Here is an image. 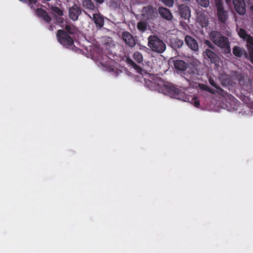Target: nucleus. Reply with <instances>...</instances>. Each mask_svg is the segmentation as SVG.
Listing matches in <instances>:
<instances>
[{
	"label": "nucleus",
	"mask_w": 253,
	"mask_h": 253,
	"mask_svg": "<svg viewBox=\"0 0 253 253\" xmlns=\"http://www.w3.org/2000/svg\"><path fill=\"white\" fill-rule=\"evenodd\" d=\"M251 9L252 10H253V6H252L251 7Z\"/></svg>",
	"instance_id": "nucleus-45"
},
{
	"label": "nucleus",
	"mask_w": 253,
	"mask_h": 253,
	"mask_svg": "<svg viewBox=\"0 0 253 253\" xmlns=\"http://www.w3.org/2000/svg\"><path fill=\"white\" fill-rule=\"evenodd\" d=\"M178 9L181 17L186 19L190 18L191 10L188 6L182 4L179 6Z\"/></svg>",
	"instance_id": "nucleus-13"
},
{
	"label": "nucleus",
	"mask_w": 253,
	"mask_h": 253,
	"mask_svg": "<svg viewBox=\"0 0 253 253\" xmlns=\"http://www.w3.org/2000/svg\"><path fill=\"white\" fill-rule=\"evenodd\" d=\"M210 38L216 45L222 49L223 53L230 54V42L228 38L223 36L218 31H212L210 34Z\"/></svg>",
	"instance_id": "nucleus-3"
},
{
	"label": "nucleus",
	"mask_w": 253,
	"mask_h": 253,
	"mask_svg": "<svg viewBox=\"0 0 253 253\" xmlns=\"http://www.w3.org/2000/svg\"><path fill=\"white\" fill-rule=\"evenodd\" d=\"M24 2H26L31 7V8H33L35 9L34 5L37 4L38 2L37 0H25Z\"/></svg>",
	"instance_id": "nucleus-31"
},
{
	"label": "nucleus",
	"mask_w": 253,
	"mask_h": 253,
	"mask_svg": "<svg viewBox=\"0 0 253 253\" xmlns=\"http://www.w3.org/2000/svg\"><path fill=\"white\" fill-rule=\"evenodd\" d=\"M20 0V1H22V2H25V0Z\"/></svg>",
	"instance_id": "nucleus-46"
},
{
	"label": "nucleus",
	"mask_w": 253,
	"mask_h": 253,
	"mask_svg": "<svg viewBox=\"0 0 253 253\" xmlns=\"http://www.w3.org/2000/svg\"><path fill=\"white\" fill-rule=\"evenodd\" d=\"M191 103L196 107H199L200 106V101L198 97L197 96H194L192 98Z\"/></svg>",
	"instance_id": "nucleus-29"
},
{
	"label": "nucleus",
	"mask_w": 253,
	"mask_h": 253,
	"mask_svg": "<svg viewBox=\"0 0 253 253\" xmlns=\"http://www.w3.org/2000/svg\"><path fill=\"white\" fill-rule=\"evenodd\" d=\"M245 40L247 42L250 61L253 64V37L249 35Z\"/></svg>",
	"instance_id": "nucleus-14"
},
{
	"label": "nucleus",
	"mask_w": 253,
	"mask_h": 253,
	"mask_svg": "<svg viewBox=\"0 0 253 253\" xmlns=\"http://www.w3.org/2000/svg\"><path fill=\"white\" fill-rule=\"evenodd\" d=\"M104 0H96V2L102 3L104 2Z\"/></svg>",
	"instance_id": "nucleus-38"
},
{
	"label": "nucleus",
	"mask_w": 253,
	"mask_h": 253,
	"mask_svg": "<svg viewBox=\"0 0 253 253\" xmlns=\"http://www.w3.org/2000/svg\"><path fill=\"white\" fill-rule=\"evenodd\" d=\"M233 54L237 57H241L243 55V49L238 46H235L233 48Z\"/></svg>",
	"instance_id": "nucleus-21"
},
{
	"label": "nucleus",
	"mask_w": 253,
	"mask_h": 253,
	"mask_svg": "<svg viewBox=\"0 0 253 253\" xmlns=\"http://www.w3.org/2000/svg\"><path fill=\"white\" fill-rule=\"evenodd\" d=\"M83 5L89 9H92L94 7L93 3L91 0H84L83 1Z\"/></svg>",
	"instance_id": "nucleus-28"
},
{
	"label": "nucleus",
	"mask_w": 253,
	"mask_h": 253,
	"mask_svg": "<svg viewBox=\"0 0 253 253\" xmlns=\"http://www.w3.org/2000/svg\"><path fill=\"white\" fill-rule=\"evenodd\" d=\"M35 12L39 17L42 18L45 22L49 23L51 21V18L45 10L39 8L35 10Z\"/></svg>",
	"instance_id": "nucleus-16"
},
{
	"label": "nucleus",
	"mask_w": 253,
	"mask_h": 253,
	"mask_svg": "<svg viewBox=\"0 0 253 253\" xmlns=\"http://www.w3.org/2000/svg\"><path fill=\"white\" fill-rule=\"evenodd\" d=\"M126 62L127 64L132 67L137 73L143 75L144 71L138 65H137L130 58L127 57L126 59Z\"/></svg>",
	"instance_id": "nucleus-18"
},
{
	"label": "nucleus",
	"mask_w": 253,
	"mask_h": 253,
	"mask_svg": "<svg viewBox=\"0 0 253 253\" xmlns=\"http://www.w3.org/2000/svg\"><path fill=\"white\" fill-rule=\"evenodd\" d=\"M187 64L184 61L180 60H175L173 62L174 67L178 71L184 72L186 69Z\"/></svg>",
	"instance_id": "nucleus-17"
},
{
	"label": "nucleus",
	"mask_w": 253,
	"mask_h": 253,
	"mask_svg": "<svg viewBox=\"0 0 253 253\" xmlns=\"http://www.w3.org/2000/svg\"><path fill=\"white\" fill-rule=\"evenodd\" d=\"M64 28L68 34L73 35L77 33V28L73 25L66 24Z\"/></svg>",
	"instance_id": "nucleus-20"
},
{
	"label": "nucleus",
	"mask_w": 253,
	"mask_h": 253,
	"mask_svg": "<svg viewBox=\"0 0 253 253\" xmlns=\"http://www.w3.org/2000/svg\"><path fill=\"white\" fill-rule=\"evenodd\" d=\"M204 24H205V26H206L208 25V22H207H207H205L204 23Z\"/></svg>",
	"instance_id": "nucleus-42"
},
{
	"label": "nucleus",
	"mask_w": 253,
	"mask_h": 253,
	"mask_svg": "<svg viewBox=\"0 0 253 253\" xmlns=\"http://www.w3.org/2000/svg\"><path fill=\"white\" fill-rule=\"evenodd\" d=\"M148 46L154 52L161 54L167 48L165 42L156 35H151L148 38Z\"/></svg>",
	"instance_id": "nucleus-4"
},
{
	"label": "nucleus",
	"mask_w": 253,
	"mask_h": 253,
	"mask_svg": "<svg viewBox=\"0 0 253 253\" xmlns=\"http://www.w3.org/2000/svg\"><path fill=\"white\" fill-rule=\"evenodd\" d=\"M238 35L239 37L245 40L250 35H248L246 31L243 28H240L238 31Z\"/></svg>",
	"instance_id": "nucleus-25"
},
{
	"label": "nucleus",
	"mask_w": 253,
	"mask_h": 253,
	"mask_svg": "<svg viewBox=\"0 0 253 253\" xmlns=\"http://www.w3.org/2000/svg\"><path fill=\"white\" fill-rule=\"evenodd\" d=\"M81 13L82 10L81 8L76 4H74L70 7L69 10V17L74 21H76L78 19V17Z\"/></svg>",
	"instance_id": "nucleus-11"
},
{
	"label": "nucleus",
	"mask_w": 253,
	"mask_h": 253,
	"mask_svg": "<svg viewBox=\"0 0 253 253\" xmlns=\"http://www.w3.org/2000/svg\"><path fill=\"white\" fill-rule=\"evenodd\" d=\"M133 57L135 61L138 63H141L143 61V56L142 54L138 51L134 53Z\"/></svg>",
	"instance_id": "nucleus-23"
},
{
	"label": "nucleus",
	"mask_w": 253,
	"mask_h": 253,
	"mask_svg": "<svg viewBox=\"0 0 253 253\" xmlns=\"http://www.w3.org/2000/svg\"><path fill=\"white\" fill-rule=\"evenodd\" d=\"M202 88L205 90L208 91L209 92H211V89L207 85H203V87H202Z\"/></svg>",
	"instance_id": "nucleus-36"
},
{
	"label": "nucleus",
	"mask_w": 253,
	"mask_h": 253,
	"mask_svg": "<svg viewBox=\"0 0 253 253\" xmlns=\"http://www.w3.org/2000/svg\"><path fill=\"white\" fill-rule=\"evenodd\" d=\"M214 3L219 22L225 24L228 19V11L225 9L222 0H214Z\"/></svg>",
	"instance_id": "nucleus-6"
},
{
	"label": "nucleus",
	"mask_w": 253,
	"mask_h": 253,
	"mask_svg": "<svg viewBox=\"0 0 253 253\" xmlns=\"http://www.w3.org/2000/svg\"><path fill=\"white\" fill-rule=\"evenodd\" d=\"M183 44V41L178 39H176L174 41V45L178 48H180Z\"/></svg>",
	"instance_id": "nucleus-30"
},
{
	"label": "nucleus",
	"mask_w": 253,
	"mask_h": 253,
	"mask_svg": "<svg viewBox=\"0 0 253 253\" xmlns=\"http://www.w3.org/2000/svg\"><path fill=\"white\" fill-rule=\"evenodd\" d=\"M56 36L61 44L67 48L73 50L75 47L74 41L64 30H58L57 32Z\"/></svg>",
	"instance_id": "nucleus-5"
},
{
	"label": "nucleus",
	"mask_w": 253,
	"mask_h": 253,
	"mask_svg": "<svg viewBox=\"0 0 253 253\" xmlns=\"http://www.w3.org/2000/svg\"><path fill=\"white\" fill-rule=\"evenodd\" d=\"M115 48V44L113 40L110 38H106L104 42L102 44V49L104 50L105 55L103 56L102 59L96 57V64L98 63L105 68H110L114 61L112 57H114Z\"/></svg>",
	"instance_id": "nucleus-1"
},
{
	"label": "nucleus",
	"mask_w": 253,
	"mask_h": 253,
	"mask_svg": "<svg viewBox=\"0 0 253 253\" xmlns=\"http://www.w3.org/2000/svg\"><path fill=\"white\" fill-rule=\"evenodd\" d=\"M51 10L54 13H55L59 16H62L63 14L62 10L56 6H52Z\"/></svg>",
	"instance_id": "nucleus-27"
},
{
	"label": "nucleus",
	"mask_w": 253,
	"mask_h": 253,
	"mask_svg": "<svg viewBox=\"0 0 253 253\" xmlns=\"http://www.w3.org/2000/svg\"><path fill=\"white\" fill-rule=\"evenodd\" d=\"M104 25V18L100 14L96 13V27L100 28Z\"/></svg>",
	"instance_id": "nucleus-22"
},
{
	"label": "nucleus",
	"mask_w": 253,
	"mask_h": 253,
	"mask_svg": "<svg viewBox=\"0 0 253 253\" xmlns=\"http://www.w3.org/2000/svg\"><path fill=\"white\" fill-rule=\"evenodd\" d=\"M137 27L140 31L144 32L146 30L147 25L143 21H139L137 23Z\"/></svg>",
	"instance_id": "nucleus-24"
},
{
	"label": "nucleus",
	"mask_w": 253,
	"mask_h": 253,
	"mask_svg": "<svg viewBox=\"0 0 253 253\" xmlns=\"http://www.w3.org/2000/svg\"><path fill=\"white\" fill-rule=\"evenodd\" d=\"M159 12L162 18L168 21L171 20L173 18L171 12L167 8L164 7H159Z\"/></svg>",
	"instance_id": "nucleus-15"
},
{
	"label": "nucleus",
	"mask_w": 253,
	"mask_h": 253,
	"mask_svg": "<svg viewBox=\"0 0 253 253\" xmlns=\"http://www.w3.org/2000/svg\"><path fill=\"white\" fill-rule=\"evenodd\" d=\"M204 43L211 49L214 50L215 49V46L212 44V43L210 41L205 40L204 41Z\"/></svg>",
	"instance_id": "nucleus-34"
},
{
	"label": "nucleus",
	"mask_w": 253,
	"mask_h": 253,
	"mask_svg": "<svg viewBox=\"0 0 253 253\" xmlns=\"http://www.w3.org/2000/svg\"><path fill=\"white\" fill-rule=\"evenodd\" d=\"M184 41L186 44L192 50L197 51L199 50V45L196 40L190 36L186 35Z\"/></svg>",
	"instance_id": "nucleus-10"
},
{
	"label": "nucleus",
	"mask_w": 253,
	"mask_h": 253,
	"mask_svg": "<svg viewBox=\"0 0 253 253\" xmlns=\"http://www.w3.org/2000/svg\"><path fill=\"white\" fill-rule=\"evenodd\" d=\"M231 98H232V101L233 102V105H234V106L232 107L233 110H237V107H238V103H239V102H238L237 100L233 96H231L230 97Z\"/></svg>",
	"instance_id": "nucleus-33"
},
{
	"label": "nucleus",
	"mask_w": 253,
	"mask_h": 253,
	"mask_svg": "<svg viewBox=\"0 0 253 253\" xmlns=\"http://www.w3.org/2000/svg\"><path fill=\"white\" fill-rule=\"evenodd\" d=\"M205 55L210 60L211 63L216 65L219 62V57L214 52L210 49H206L204 51Z\"/></svg>",
	"instance_id": "nucleus-12"
},
{
	"label": "nucleus",
	"mask_w": 253,
	"mask_h": 253,
	"mask_svg": "<svg viewBox=\"0 0 253 253\" xmlns=\"http://www.w3.org/2000/svg\"><path fill=\"white\" fill-rule=\"evenodd\" d=\"M90 56H91V58L94 60V53H91L90 54Z\"/></svg>",
	"instance_id": "nucleus-40"
},
{
	"label": "nucleus",
	"mask_w": 253,
	"mask_h": 253,
	"mask_svg": "<svg viewBox=\"0 0 253 253\" xmlns=\"http://www.w3.org/2000/svg\"><path fill=\"white\" fill-rule=\"evenodd\" d=\"M92 19L93 20V21H94V22H95V13H93L92 14Z\"/></svg>",
	"instance_id": "nucleus-39"
},
{
	"label": "nucleus",
	"mask_w": 253,
	"mask_h": 253,
	"mask_svg": "<svg viewBox=\"0 0 253 253\" xmlns=\"http://www.w3.org/2000/svg\"><path fill=\"white\" fill-rule=\"evenodd\" d=\"M122 38L126 43L130 47H133L136 44L135 38L128 32L122 33Z\"/></svg>",
	"instance_id": "nucleus-9"
},
{
	"label": "nucleus",
	"mask_w": 253,
	"mask_h": 253,
	"mask_svg": "<svg viewBox=\"0 0 253 253\" xmlns=\"http://www.w3.org/2000/svg\"><path fill=\"white\" fill-rule=\"evenodd\" d=\"M148 87L152 90L158 91L172 97L178 98L180 90L175 86L158 83V79L146 82Z\"/></svg>",
	"instance_id": "nucleus-2"
},
{
	"label": "nucleus",
	"mask_w": 253,
	"mask_h": 253,
	"mask_svg": "<svg viewBox=\"0 0 253 253\" xmlns=\"http://www.w3.org/2000/svg\"><path fill=\"white\" fill-rule=\"evenodd\" d=\"M196 1L200 6L207 8L210 5L209 0H196Z\"/></svg>",
	"instance_id": "nucleus-26"
},
{
	"label": "nucleus",
	"mask_w": 253,
	"mask_h": 253,
	"mask_svg": "<svg viewBox=\"0 0 253 253\" xmlns=\"http://www.w3.org/2000/svg\"><path fill=\"white\" fill-rule=\"evenodd\" d=\"M95 47H96V51H97V49L98 48V46L97 45V43H96V45H95Z\"/></svg>",
	"instance_id": "nucleus-43"
},
{
	"label": "nucleus",
	"mask_w": 253,
	"mask_h": 253,
	"mask_svg": "<svg viewBox=\"0 0 253 253\" xmlns=\"http://www.w3.org/2000/svg\"><path fill=\"white\" fill-rule=\"evenodd\" d=\"M161 1L168 7H172L174 4V0H161Z\"/></svg>",
	"instance_id": "nucleus-32"
},
{
	"label": "nucleus",
	"mask_w": 253,
	"mask_h": 253,
	"mask_svg": "<svg viewBox=\"0 0 253 253\" xmlns=\"http://www.w3.org/2000/svg\"><path fill=\"white\" fill-rule=\"evenodd\" d=\"M245 56L246 57H247V56H248V54H247V53H246V52H245Z\"/></svg>",
	"instance_id": "nucleus-44"
},
{
	"label": "nucleus",
	"mask_w": 253,
	"mask_h": 253,
	"mask_svg": "<svg viewBox=\"0 0 253 253\" xmlns=\"http://www.w3.org/2000/svg\"><path fill=\"white\" fill-rule=\"evenodd\" d=\"M233 3L236 12L241 15H243L246 12V5L245 0H233Z\"/></svg>",
	"instance_id": "nucleus-8"
},
{
	"label": "nucleus",
	"mask_w": 253,
	"mask_h": 253,
	"mask_svg": "<svg viewBox=\"0 0 253 253\" xmlns=\"http://www.w3.org/2000/svg\"><path fill=\"white\" fill-rule=\"evenodd\" d=\"M196 69L195 66L192 64H187L186 69L184 70V74L186 76H192L196 73Z\"/></svg>",
	"instance_id": "nucleus-19"
},
{
	"label": "nucleus",
	"mask_w": 253,
	"mask_h": 253,
	"mask_svg": "<svg viewBox=\"0 0 253 253\" xmlns=\"http://www.w3.org/2000/svg\"><path fill=\"white\" fill-rule=\"evenodd\" d=\"M225 1L227 3H230L231 1V0H225Z\"/></svg>",
	"instance_id": "nucleus-41"
},
{
	"label": "nucleus",
	"mask_w": 253,
	"mask_h": 253,
	"mask_svg": "<svg viewBox=\"0 0 253 253\" xmlns=\"http://www.w3.org/2000/svg\"><path fill=\"white\" fill-rule=\"evenodd\" d=\"M209 82L210 84L211 85H212V86H213L216 88H218L216 83L215 82V81H214V80L213 79H212L211 78H210L209 80Z\"/></svg>",
	"instance_id": "nucleus-35"
},
{
	"label": "nucleus",
	"mask_w": 253,
	"mask_h": 253,
	"mask_svg": "<svg viewBox=\"0 0 253 253\" xmlns=\"http://www.w3.org/2000/svg\"><path fill=\"white\" fill-rule=\"evenodd\" d=\"M143 16L147 19H153L158 16V12L156 8L152 5H148L143 8Z\"/></svg>",
	"instance_id": "nucleus-7"
},
{
	"label": "nucleus",
	"mask_w": 253,
	"mask_h": 253,
	"mask_svg": "<svg viewBox=\"0 0 253 253\" xmlns=\"http://www.w3.org/2000/svg\"><path fill=\"white\" fill-rule=\"evenodd\" d=\"M48 29L50 31H53V26L52 25H50L48 26Z\"/></svg>",
	"instance_id": "nucleus-37"
}]
</instances>
